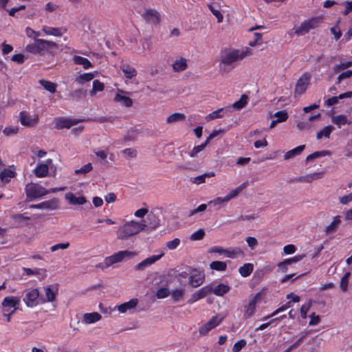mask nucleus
<instances>
[{
  "label": "nucleus",
  "mask_w": 352,
  "mask_h": 352,
  "mask_svg": "<svg viewBox=\"0 0 352 352\" xmlns=\"http://www.w3.org/2000/svg\"><path fill=\"white\" fill-rule=\"evenodd\" d=\"M251 52L248 47L241 48L226 47L221 50L219 54V69L222 72L228 73L236 66V64Z\"/></svg>",
  "instance_id": "obj_1"
},
{
  "label": "nucleus",
  "mask_w": 352,
  "mask_h": 352,
  "mask_svg": "<svg viewBox=\"0 0 352 352\" xmlns=\"http://www.w3.org/2000/svg\"><path fill=\"white\" fill-rule=\"evenodd\" d=\"M144 226L140 222L135 220L125 221L116 231V238L118 240H127L129 238L143 232Z\"/></svg>",
  "instance_id": "obj_2"
},
{
  "label": "nucleus",
  "mask_w": 352,
  "mask_h": 352,
  "mask_svg": "<svg viewBox=\"0 0 352 352\" xmlns=\"http://www.w3.org/2000/svg\"><path fill=\"white\" fill-rule=\"evenodd\" d=\"M66 187L53 188L49 190L37 184L30 183L26 185L25 192L28 198L30 199L41 197L49 193H55L58 191H63Z\"/></svg>",
  "instance_id": "obj_3"
},
{
  "label": "nucleus",
  "mask_w": 352,
  "mask_h": 352,
  "mask_svg": "<svg viewBox=\"0 0 352 352\" xmlns=\"http://www.w3.org/2000/svg\"><path fill=\"white\" fill-rule=\"evenodd\" d=\"M57 44L52 41L36 39L34 43L25 47V51L34 54H43L51 49L57 48Z\"/></svg>",
  "instance_id": "obj_4"
},
{
  "label": "nucleus",
  "mask_w": 352,
  "mask_h": 352,
  "mask_svg": "<svg viewBox=\"0 0 352 352\" xmlns=\"http://www.w3.org/2000/svg\"><path fill=\"white\" fill-rule=\"evenodd\" d=\"M324 22L323 16H316L303 21L300 25L296 27L294 30L298 36H303L310 30L318 28Z\"/></svg>",
  "instance_id": "obj_5"
},
{
  "label": "nucleus",
  "mask_w": 352,
  "mask_h": 352,
  "mask_svg": "<svg viewBox=\"0 0 352 352\" xmlns=\"http://www.w3.org/2000/svg\"><path fill=\"white\" fill-rule=\"evenodd\" d=\"M135 255L136 253L135 252L128 250L119 251L111 256L106 257L102 263L97 265V267L104 270L115 263H120L127 258H131Z\"/></svg>",
  "instance_id": "obj_6"
},
{
  "label": "nucleus",
  "mask_w": 352,
  "mask_h": 352,
  "mask_svg": "<svg viewBox=\"0 0 352 352\" xmlns=\"http://www.w3.org/2000/svg\"><path fill=\"white\" fill-rule=\"evenodd\" d=\"M20 302L21 298L19 296H6L1 303L2 314L8 315L10 312L15 313L19 308Z\"/></svg>",
  "instance_id": "obj_7"
},
{
  "label": "nucleus",
  "mask_w": 352,
  "mask_h": 352,
  "mask_svg": "<svg viewBox=\"0 0 352 352\" xmlns=\"http://www.w3.org/2000/svg\"><path fill=\"white\" fill-rule=\"evenodd\" d=\"M23 302L28 307H34L41 302L40 292L37 288H30L24 292Z\"/></svg>",
  "instance_id": "obj_8"
},
{
  "label": "nucleus",
  "mask_w": 352,
  "mask_h": 352,
  "mask_svg": "<svg viewBox=\"0 0 352 352\" xmlns=\"http://www.w3.org/2000/svg\"><path fill=\"white\" fill-rule=\"evenodd\" d=\"M140 224L144 226L143 232L153 231L160 225V219L153 212H148L145 220L140 221Z\"/></svg>",
  "instance_id": "obj_9"
},
{
  "label": "nucleus",
  "mask_w": 352,
  "mask_h": 352,
  "mask_svg": "<svg viewBox=\"0 0 352 352\" xmlns=\"http://www.w3.org/2000/svg\"><path fill=\"white\" fill-rule=\"evenodd\" d=\"M19 120L23 126L26 127H34L38 123L39 118L36 113L22 111L20 113Z\"/></svg>",
  "instance_id": "obj_10"
},
{
  "label": "nucleus",
  "mask_w": 352,
  "mask_h": 352,
  "mask_svg": "<svg viewBox=\"0 0 352 352\" xmlns=\"http://www.w3.org/2000/svg\"><path fill=\"white\" fill-rule=\"evenodd\" d=\"M43 294L41 296V302H52L55 300L58 294V287L56 285H47L43 287Z\"/></svg>",
  "instance_id": "obj_11"
},
{
  "label": "nucleus",
  "mask_w": 352,
  "mask_h": 352,
  "mask_svg": "<svg viewBox=\"0 0 352 352\" xmlns=\"http://www.w3.org/2000/svg\"><path fill=\"white\" fill-rule=\"evenodd\" d=\"M139 300L138 298H131L127 302L116 305L114 307V310H118L119 313L122 314H132L136 309Z\"/></svg>",
  "instance_id": "obj_12"
},
{
  "label": "nucleus",
  "mask_w": 352,
  "mask_h": 352,
  "mask_svg": "<svg viewBox=\"0 0 352 352\" xmlns=\"http://www.w3.org/2000/svg\"><path fill=\"white\" fill-rule=\"evenodd\" d=\"M311 79V75L308 73L302 74L298 80L296 87L295 94L301 95L307 90Z\"/></svg>",
  "instance_id": "obj_13"
},
{
  "label": "nucleus",
  "mask_w": 352,
  "mask_h": 352,
  "mask_svg": "<svg viewBox=\"0 0 352 352\" xmlns=\"http://www.w3.org/2000/svg\"><path fill=\"white\" fill-rule=\"evenodd\" d=\"M223 317L221 316H216L212 317L208 322L204 324L199 330V332L201 335L206 336L208 333L218 326L223 320Z\"/></svg>",
  "instance_id": "obj_14"
},
{
  "label": "nucleus",
  "mask_w": 352,
  "mask_h": 352,
  "mask_svg": "<svg viewBox=\"0 0 352 352\" xmlns=\"http://www.w3.org/2000/svg\"><path fill=\"white\" fill-rule=\"evenodd\" d=\"M52 167V160L47 159L45 162L38 164L34 170L37 177H45L47 175L49 170Z\"/></svg>",
  "instance_id": "obj_15"
},
{
  "label": "nucleus",
  "mask_w": 352,
  "mask_h": 352,
  "mask_svg": "<svg viewBox=\"0 0 352 352\" xmlns=\"http://www.w3.org/2000/svg\"><path fill=\"white\" fill-rule=\"evenodd\" d=\"M324 174V171L311 173L305 175L296 177L294 179L293 182L296 183H311L315 180L322 178Z\"/></svg>",
  "instance_id": "obj_16"
},
{
  "label": "nucleus",
  "mask_w": 352,
  "mask_h": 352,
  "mask_svg": "<svg viewBox=\"0 0 352 352\" xmlns=\"http://www.w3.org/2000/svg\"><path fill=\"white\" fill-rule=\"evenodd\" d=\"M58 207V200L54 198L50 200L43 201L38 204H33L30 206V208L39 209V210H56Z\"/></svg>",
  "instance_id": "obj_17"
},
{
  "label": "nucleus",
  "mask_w": 352,
  "mask_h": 352,
  "mask_svg": "<svg viewBox=\"0 0 352 352\" xmlns=\"http://www.w3.org/2000/svg\"><path fill=\"white\" fill-rule=\"evenodd\" d=\"M129 94V93L124 91L118 90L115 96L114 101L122 106L130 107L133 105V100L130 98Z\"/></svg>",
  "instance_id": "obj_18"
},
{
  "label": "nucleus",
  "mask_w": 352,
  "mask_h": 352,
  "mask_svg": "<svg viewBox=\"0 0 352 352\" xmlns=\"http://www.w3.org/2000/svg\"><path fill=\"white\" fill-rule=\"evenodd\" d=\"M140 14L147 21L157 23L160 21V14L153 9H144L139 12Z\"/></svg>",
  "instance_id": "obj_19"
},
{
  "label": "nucleus",
  "mask_w": 352,
  "mask_h": 352,
  "mask_svg": "<svg viewBox=\"0 0 352 352\" xmlns=\"http://www.w3.org/2000/svg\"><path fill=\"white\" fill-rule=\"evenodd\" d=\"M41 30L44 35L58 37L63 36L67 32V29L63 27L56 28L47 25H43Z\"/></svg>",
  "instance_id": "obj_20"
},
{
  "label": "nucleus",
  "mask_w": 352,
  "mask_h": 352,
  "mask_svg": "<svg viewBox=\"0 0 352 352\" xmlns=\"http://www.w3.org/2000/svg\"><path fill=\"white\" fill-rule=\"evenodd\" d=\"M164 255V253H161L158 255H152L144 260H143L142 262L138 263L135 269L139 271H143L148 267L151 266V265L154 264L156 261L160 260Z\"/></svg>",
  "instance_id": "obj_21"
},
{
  "label": "nucleus",
  "mask_w": 352,
  "mask_h": 352,
  "mask_svg": "<svg viewBox=\"0 0 352 352\" xmlns=\"http://www.w3.org/2000/svg\"><path fill=\"white\" fill-rule=\"evenodd\" d=\"M65 198L69 204L74 206H82L87 202V199L85 197L82 195L76 196L75 194L71 192H67L65 195Z\"/></svg>",
  "instance_id": "obj_22"
},
{
  "label": "nucleus",
  "mask_w": 352,
  "mask_h": 352,
  "mask_svg": "<svg viewBox=\"0 0 352 352\" xmlns=\"http://www.w3.org/2000/svg\"><path fill=\"white\" fill-rule=\"evenodd\" d=\"M260 300L259 294L255 295L252 300H250L248 305L245 307L244 317L250 318L256 311V304Z\"/></svg>",
  "instance_id": "obj_23"
},
{
  "label": "nucleus",
  "mask_w": 352,
  "mask_h": 352,
  "mask_svg": "<svg viewBox=\"0 0 352 352\" xmlns=\"http://www.w3.org/2000/svg\"><path fill=\"white\" fill-rule=\"evenodd\" d=\"M204 279V274L203 271L199 270H194L191 272V275L190 276V284L197 287L202 284Z\"/></svg>",
  "instance_id": "obj_24"
},
{
  "label": "nucleus",
  "mask_w": 352,
  "mask_h": 352,
  "mask_svg": "<svg viewBox=\"0 0 352 352\" xmlns=\"http://www.w3.org/2000/svg\"><path fill=\"white\" fill-rule=\"evenodd\" d=\"M102 319V316L98 312L86 313L82 315V323L86 325L94 324Z\"/></svg>",
  "instance_id": "obj_25"
},
{
  "label": "nucleus",
  "mask_w": 352,
  "mask_h": 352,
  "mask_svg": "<svg viewBox=\"0 0 352 352\" xmlns=\"http://www.w3.org/2000/svg\"><path fill=\"white\" fill-rule=\"evenodd\" d=\"M186 120V115L182 113H174L168 115L165 120L166 124L173 125L182 122Z\"/></svg>",
  "instance_id": "obj_26"
},
{
  "label": "nucleus",
  "mask_w": 352,
  "mask_h": 352,
  "mask_svg": "<svg viewBox=\"0 0 352 352\" xmlns=\"http://www.w3.org/2000/svg\"><path fill=\"white\" fill-rule=\"evenodd\" d=\"M331 122L340 128L342 125H350L351 121L349 119L348 116L343 114L336 115L331 117Z\"/></svg>",
  "instance_id": "obj_27"
},
{
  "label": "nucleus",
  "mask_w": 352,
  "mask_h": 352,
  "mask_svg": "<svg viewBox=\"0 0 352 352\" xmlns=\"http://www.w3.org/2000/svg\"><path fill=\"white\" fill-rule=\"evenodd\" d=\"M187 59L183 57H179L175 59L172 65L173 69L175 72L184 71L187 68Z\"/></svg>",
  "instance_id": "obj_28"
},
{
  "label": "nucleus",
  "mask_w": 352,
  "mask_h": 352,
  "mask_svg": "<svg viewBox=\"0 0 352 352\" xmlns=\"http://www.w3.org/2000/svg\"><path fill=\"white\" fill-rule=\"evenodd\" d=\"M334 130V126L331 125H327L320 129L316 135L318 140H321L324 138H329L331 133Z\"/></svg>",
  "instance_id": "obj_29"
},
{
  "label": "nucleus",
  "mask_w": 352,
  "mask_h": 352,
  "mask_svg": "<svg viewBox=\"0 0 352 352\" xmlns=\"http://www.w3.org/2000/svg\"><path fill=\"white\" fill-rule=\"evenodd\" d=\"M76 124V121L69 119L57 118L55 120V126L58 129H69Z\"/></svg>",
  "instance_id": "obj_30"
},
{
  "label": "nucleus",
  "mask_w": 352,
  "mask_h": 352,
  "mask_svg": "<svg viewBox=\"0 0 352 352\" xmlns=\"http://www.w3.org/2000/svg\"><path fill=\"white\" fill-rule=\"evenodd\" d=\"M341 223V217L339 215L335 216L331 222L326 226L325 232L329 234L334 232Z\"/></svg>",
  "instance_id": "obj_31"
},
{
  "label": "nucleus",
  "mask_w": 352,
  "mask_h": 352,
  "mask_svg": "<svg viewBox=\"0 0 352 352\" xmlns=\"http://www.w3.org/2000/svg\"><path fill=\"white\" fill-rule=\"evenodd\" d=\"M208 288H210V292L219 296H222L230 290L229 286L225 284H219L214 287H208Z\"/></svg>",
  "instance_id": "obj_32"
},
{
  "label": "nucleus",
  "mask_w": 352,
  "mask_h": 352,
  "mask_svg": "<svg viewBox=\"0 0 352 352\" xmlns=\"http://www.w3.org/2000/svg\"><path fill=\"white\" fill-rule=\"evenodd\" d=\"M120 69L124 73V76L128 79H132L137 75L135 69L128 64H122L120 66Z\"/></svg>",
  "instance_id": "obj_33"
},
{
  "label": "nucleus",
  "mask_w": 352,
  "mask_h": 352,
  "mask_svg": "<svg viewBox=\"0 0 352 352\" xmlns=\"http://www.w3.org/2000/svg\"><path fill=\"white\" fill-rule=\"evenodd\" d=\"M23 271L27 276L37 275L41 276L43 278L46 277L47 271L43 268L31 269L28 267H23Z\"/></svg>",
  "instance_id": "obj_34"
},
{
  "label": "nucleus",
  "mask_w": 352,
  "mask_h": 352,
  "mask_svg": "<svg viewBox=\"0 0 352 352\" xmlns=\"http://www.w3.org/2000/svg\"><path fill=\"white\" fill-rule=\"evenodd\" d=\"M305 145L298 146L289 151H287L283 156L285 160H288L294 158L296 155H300L305 149Z\"/></svg>",
  "instance_id": "obj_35"
},
{
  "label": "nucleus",
  "mask_w": 352,
  "mask_h": 352,
  "mask_svg": "<svg viewBox=\"0 0 352 352\" xmlns=\"http://www.w3.org/2000/svg\"><path fill=\"white\" fill-rule=\"evenodd\" d=\"M243 254V252L239 248H230L226 249L225 257L235 258Z\"/></svg>",
  "instance_id": "obj_36"
},
{
  "label": "nucleus",
  "mask_w": 352,
  "mask_h": 352,
  "mask_svg": "<svg viewBox=\"0 0 352 352\" xmlns=\"http://www.w3.org/2000/svg\"><path fill=\"white\" fill-rule=\"evenodd\" d=\"M254 270V265L252 263H245L243 265L239 268V272L243 277L249 276Z\"/></svg>",
  "instance_id": "obj_37"
},
{
  "label": "nucleus",
  "mask_w": 352,
  "mask_h": 352,
  "mask_svg": "<svg viewBox=\"0 0 352 352\" xmlns=\"http://www.w3.org/2000/svg\"><path fill=\"white\" fill-rule=\"evenodd\" d=\"M210 292V289L208 288V287L201 288L192 295V299L189 300V303H192L199 299L205 297Z\"/></svg>",
  "instance_id": "obj_38"
},
{
  "label": "nucleus",
  "mask_w": 352,
  "mask_h": 352,
  "mask_svg": "<svg viewBox=\"0 0 352 352\" xmlns=\"http://www.w3.org/2000/svg\"><path fill=\"white\" fill-rule=\"evenodd\" d=\"M73 60L76 65H82L83 68L86 69L92 67V64L87 58L80 56H74Z\"/></svg>",
  "instance_id": "obj_39"
},
{
  "label": "nucleus",
  "mask_w": 352,
  "mask_h": 352,
  "mask_svg": "<svg viewBox=\"0 0 352 352\" xmlns=\"http://www.w3.org/2000/svg\"><path fill=\"white\" fill-rule=\"evenodd\" d=\"M104 89V83L98 80H95L93 81L92 89L89 91V95L91 96H96L98 92L102 91Z\"/></svg>",
  "instance_id": "obj_40"
},
{
  "label": "nucleus",
  "mask_w": 352,
  "mask_h": 352,
  "mask_svg": "<svg viewBox=\"0 0 352 352\" xmlns=\"http://www.w3.org/2000/svg\"><path fill=\"white\" fill-rule=\"evenodd\" d=\"M331 152L329 151L324 150L320 151H316L306 157V162H309L316 159H318L322 157L330 155Z\"/></svg>",
  "instance_id": "obj_41"
},
{
  "label": "nucleus",
  "mask_w": 352,
  "mask_h": 352,
  "mask_svg": "<svg viewBox=\"0 0 352 352\" xmlns=\"http://www.w3.org/2000/svg\"><path fill=\"white\" fill-rule=\"evenodd\" d=\"M15 175L14 172L10 168H5L0 172V179L3 182H8Z\"/></svg>",
  "instance_id": "obj_42"
},
{
  "label": "nucleus",
  "mask_w": 352,
  "mask_h": 352,
  "mask_svg": "<svg viewBox=\"0 0 352 352\" xmlns=\"http://www.w3.org/2000/svg\"><path fill=\"white\" fill-rule=\"evenodd\" d=\"M215 175L214 172L206 173L203 175L195 177L191 179V182L197 185L205 183L207 177H212Z\"/></svg>",
  "instance_id": "obj_43"
},
{
  "label": "nucleus",
  "mask_w": 352,
  "mask_h": 352,
  "mask_svg": "<svg viewBox=\"0 0 352 352\" xmlns=\"http://www.w3.org/2000/svg\"><path fill=\"white\" fill-rule=\"evenodd\" d=\"M350 276L351 272H346L340 279V287L342 292H346L348 290V285Z\"/></svg>",
  "instance_id": "obj_44"
},
{
  "label": "nucleus",
  "mask_w": 352,
  "mask_h": 352,
  "mask_svg": "<svg viewBox=\"0 0 352 352\" xmlns=\"http://www.w3.org/2000/svg\"><path fill=\"white\" fill-rule=\"evenodd\" d=\"M210 267L212 270H216V271H219V272H224V271H226V270L227 268V264L226 262H223V261H212L210 264Z\"/></svg>",
  "instance_id": "obj_45"
},
{
  "label": "nucleus",
  "mask_w": 352,
  "mask_h": 352,
  "mask_svg": "<svg viewBox=\"0 0 352 352\" xmlns=\"http://www.w3.org/2000/svg\"><path fill=\"white\" fill-rule=\"evenodd\" d=\"M94 78V75L92 73H85L80 75L76 78V82L80 85H82L87 82H89Z\"/></svg>",
  "instance_id": "obj_46"
},
{
  "label": "nucleus",
  "mask_w": 352,
  "mask_h": 352,
  "mask_svg": "<svg viewBox=\"0 0 352 352\" xmlns=\"http://www.w3.org/2000/svg\"><path fill=\"white\" fill-rule=\"evenodd\" d=\"M228 199L225 197H217L208 201V204L213 207L223 206L228 203Z\"/></svg>",
  "instance_id": "obj_47"
},
{
  "label": "nucleus",
  "mask_w": 352,
  "mask_h": 352,
  "mask_svg": "<svg viewBox=\"0 0 352 352\" xmlns=\"http://www.w3.org/2000/svg\"><path fill=\"white\" fill-rule=\"evenodd\" d=\"M185 294L184 289H176L172 291L170 293L171 298L175 302H179L184 298Z\"/></svg>",
  "instance_id": "obj_48"
},
{
  "label": "nucleus",
  "mask_w": 352,
  "mask_h": 352,
  "mask_svg": "<svg viewBox=\"0 0 352 352\" xmlns=\"http://www.w3.org/2000/svg\"><path fill=\"white\" fill-rule=\"evenodd\" d=\"M351 66H352L351 61L341 62L339 64L336 65L333 67V71L335 74H337V73L341 72L342 71H343Z\"/></svg>",
  "instance_id": "obj_49"
},
{
  "label": "nucleus",
  "mask_w": 352,
  "mask_h": 352,
  "mask_svg": "<svg viewBox=\"0 0 352 352\" xmlns=\"http://www.w3.org/2000/svg\"><path fill=\"white\" fill-rule=\"evenodd\" d=\"M248 102V96L245 95L241 96V98L232 104V107L234 108L236 110H240L242 108H243Z\"/></svg>",
  "instance_id": "obj_50"
},
{
  "label": "nucleus",
  "mask_w": 352,
  "mask_h": 352,
  "mask_svg": "<svg viewBox=\"0 0 352 352\" xmlns=\"http://www.w3.org/2000/svg\"><path fill=\"white\" fill-rule=\"evenodd\" d=\"M223 108H220L216 111H212V113L208 114L206 116V120L207 121H210L217 118H223V115L221 114V112L223 111Z\"/></svg>",
  "instance_id": "obj_51"
},
{
  "label": "nucleus",
  "mask_w": 352,
  "mask_h": 352,
  "mask_svg": "<svg viewBox=\"0 0 352 352\" xmlns=\"http://www.w3.org/2000/svg\"><path fill=\"white\" fill-rule=\"evenodd\" d=\"M40 84L44 87L45 89L47 90L50 93H54L56 91V86L54 82L41 80H40Z\"/></svg>",
  "instance_id": "obj_52"
},
{
  "label": "nucleus",
  "mask_w": 352,
  "mask_h": 352,
  "mask_svg": "<svg viewBox=\"0 0 352 352\" xmlns=\"http://www.w3.org/2000/svg\"><path fill=\"white\" fill-rule=\"evenodd\" d=\"M274 117L276 118L275 120L277 122L280 123L286 121L288 118V115L286 111L283 110L275 113Z\"/></svg>",
  "instance_id": "obj_53"
},
{
  "label": "nucleus",
  "mask_w": 352,
  "mask_h": 352,
  "mask_svg": "<svg viewBox=\"0 0 352 352\" xmlns=\"http://www.w3.org/2000/svg\"><path fill=\"white\" fill-rule=\"evenodd\" d=\"M122 155L129 159L135 158L137 157V151L133 148H127L121 151Z\"/></svg>",
  "instance_id": "obj_54"
},
{
  "label": "nucleus",
  "mask_w": 352,
  "mask_h": 352,
  "mask_svg": "<svg viewBox=\"0 0 352 352\" xmlns=\"http://www.w3.org/2000/svg\"><path fill=\"white\" fill-rule=\"evenodd\" d=\"M290 265H292V263L288 260V258L285 259L284 261H283L282 262H280L277 265L278 272H281V273H285L287 271L288 267Z\"/></svg>",
  "instance_id": "obj_55"
},
{
  "label": "nucleus",
  "mask_w": 352,
  "mask_h": 352,
  "mask_svg": "<svg viewBox=\"0 0 352 352\" xmlns=\"http://www.w3.org/2000/svg\"><path fill=\"white\" fill-rule=\"evenodd\" d=\"M19 127L16 126H10L6 127L3 133L6 136H12L18 133L19 132Z\"/></svg>",
  "instance_id": "obj_56"
},
{
  "label": "nucleus",
  "mask_w": 352,
  "mask_h": 352,
  "mask_svg": "<svg viewBox=\"0 0 352 352\" xmlns=\"http://www.w3.org/2000/svg\"><path fill=\"white\" fill-rule=\"evenodd\" d=\"M93 168V166L91 163H87V164L84 165L82 167H81L79 169H76L74 170L75 174L79 175H85L86 173L90 172Z\"/></svg>",
  "instance_id": "obj_57"
},
{
  "label": "nucleus",
  "mask_w": 352,
  "mask_h": 352,
  "mask_svg": "<svg viewBox=\"0 0 352 352\" xmlns=\"http://www.w3.org/2000/svg\"><path fill=\"white\" fill-rule=\"evenodd\" d=\"M209 9L211 11V12L215 16V17L217 19L218 23H221L223 19V16L221 12L215 8V6L210 5L209 6Z\"/></svg>",
  "instance_id": "obj_58"
},
{
  "label": "nucleus",
  "mask_w": 352,
  "mask_h": 352,
  "mask_svg": "<svg viewBox=\"0 0 352 352\" xmlns=\"http://www.w3.org/2000/svg\"><path fill=\"white\" fill-rule=\"evenodd\" d=\"M205 235V232L203 229H200L196 232H195L194 233H192L190 236V240L192 241H199V240H201L204 238Z\"/></svg>",
  "instance_id": "obj_59"
},
{
  "label": "nucleus",
  "mask_w": 352,
  "mask_h": 352,
  "mask_svg": "<svg viewBox=\"0 0 352 352\" xmlns=\"http://www.w3.org/2000/svg\"><path fill=\"white\" fill-rule=\"evenodd\" d=\"M69 247V243L65 242V243H60L55 244L50 247V250L52 252H56L58 250H66Z\"/></svg>",
  "instance_id": "obj_60"
},
{
  "label": "nucleus",
  "mask_w": 352,
  "mask_h": 352,
  "mask_svg": "<svg viewBox=\"0 0 352 352\" xmlns=\"http://www.w3.org/2000/svg\"><path fill=\"white\" fill-rule=\"evenodd\" d=\"M341 5L344 7L342 14L346 16L352 12V1H344Z\"/></svg>",
  "instance_id": "obj_61"
},
{
  "label": "nucleus",
  "mask_w": 352,
  "mask_h": 352,
  "mask_svg": "<svg viewBox=\"0 0 352 352\" xmlns=\"http://www.w3.org/2000/svg\"><path fill=\"white\" fill-rule=\"evenodd\" d=\"M352 76V70L349 69L344 72H342L340 74L337 78V83L339 84L342 80L349 78Z\"/></svg>",
  "instance_id": "obj_62"
},
{
  "label": "nucleus",
  "mask_w": 352,
  "mask_h": 352,
  "mask_svg": "<svg viewBox=\"0 0 352 352\" xmlns=\"http://www.w3.org/2000/svg\"><path fill=\"white\" fill-rule=\"evenodd\" d=\"M170 291L166 287H162L157 289L156 296L157 298H164L170 294Z\"/></svg>",
  "instance_id": "obj_63"
},
{
  "label": "nucleus",
  "mask_w": 352,
  "mask_h": 352,
  "mask_svg": "<svg viewBox=\"0 0 352 352\" xmlns=\"http://www.w3.org/2000/svg\"><path fill=\"white\" fill-rule=\"evenodd\" d=\"M245 241L251 250H254L258 245V240L253 236H248Z\"/></svg>",
  "instance_id": "obj_64"
}]
</instances>
